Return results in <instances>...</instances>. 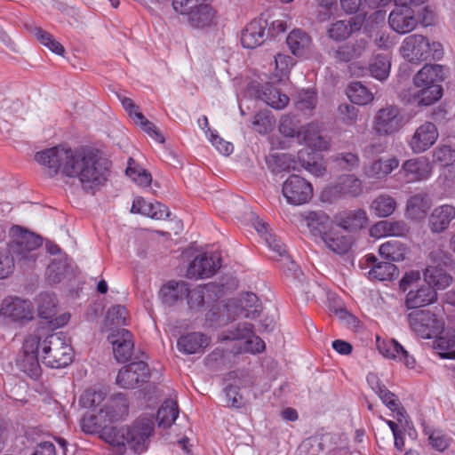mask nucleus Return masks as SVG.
<instances>
[{
    "label": "nucleus",
    "instance_id": "nucleus-48",
    "mask_svg": "<svg viewBox=\"0 0 455 455\" xmlns=\"http://www.w3.org/2000/svg\"><path fill=\"white\" fill-rule=\"evenodd\" d=\"M242 311L246 318L254 319L259 316L261 305L255 293L246 292L242 295L240 299Z\"/></svg>",
    "mask_w": 455,
    "mask_h": 455
},
{
    "label": "nucleus",
    "instance_id": "nucleus-30",
    "mask_svg": "<svg viewBox=\"0 0 455 455\" xmlns=\"http://www.w3.org/2000/svg\"><path fill=\"white\" fill-rule=\"evenodd\" d=\"M131 212L132 213H140L154 220H163L169 216L168 208L159 203H150L142 197H136L132 205Z\"/></svg>",
    "mask_w": 455,
    "mask_h": 455
},
{
    "label": "nucleus",
    "instance_id": "nucleus-10",
    "mask_svg": "<svg viewBox=\"0 0 455 455\" xmlns=\"http://www.w3.org/2000/svg\"><path fill=\"white\" fill-rule=\"evenodd\" d=\"M412 331L424 339L437 336L444 327V321L430 310H416L407 315Z\"/></svg>",
    "mask_w": 455,
    "mask_h": 455
},
{
    "label": "nucleus",
    "instance_id": "nucleus-2",
    "mask_svg": "<svg viewBox=\"0 0 455 455\" xmlns=\"http://www.w3.org/2000/svg\"><path fill=\"white\" fill-rule=\"evenodd\" d=\"M155 421L151 416L139 417L132 427H108L101 433L102 438L110 445L117 447L123 453L126 444L138 453L148 447L149 437L153 435Z\"/></svg>",
    "mask_w": 455,
    "mask_h": 455
},
{
    "label": "nucleus",
    "instance_id": "nucleus-14",
    "mask_svg": "<svg viewBox=\"0 0 455 455\" xmlns=\"http://www.w3.org/2000/svg\"><path fill=\"white\" fill-rule=\"evenodd\" d=\"M150 377L145 362H134L124 366L116 376V384L122 388H136L147 382Z\"/></svg>",
    "mask_w": 455,
    "mask_h": 455
},
{
    "label": "nucleus",
    "instance_id": "nucleus-35",
    "mask_svg": "<svg viewBox=\"0 0 455 455\" xmlns=\"http://www.w3.org/2000/svg\"><path fill=\"white\" fill-rule=\"evenodd\" d=\"M311 43L309 35L300 28L292 29L286 38L290 51L297 57L305 56L309 52Z\"/></svg>",
    "mask_w": 455,
    "mask_h": 455
},
{
    "label": "nucleus",
    "instance_id": "nucleus-62",
    "mask_svg": "<svg viewBox=\"0 0 455 455\" xmlns=\"http://www.w3.org/2000/svg\"><path fill=\"white\" fill-rule=\"evenodd\" d=\"M38 315L40 318L47 320L51 324V320L56 315L55 304L53 299L46 296L44 302L38 306Z\"/></svg>",
    "mask_w": 455,
    "mask_h": 455
},
{
    "label": "nucleus",
    "instance_id": "nucleus-28",
    "mask_svg": "<svg viewBox=\"0 0 455 455\" xmlns=\"http://www.w3.org/2000/svg\"><path fill=\"white\" fill-rule=\"evenodd\" d=\"M212 1L201 4L187 15L188 21L193 28H204L216 23V12L211 5Z\"/></svg>",
    "mask_w": 455,
    "mask_h": 455
},
{
    "label": "nucleus",
    "instance_id": "nucleus-17",
    "mask_svg": "<svg viewBox=\"0 0 455 455\" xmlns=\"http://www.w3.org/2000/svg\"><path fill=\"white\" fill-rule=\"evenodd\" d=\"M221 266L218 254L204 253L196 256L189 264L188 276L190 278H208L213 275Z\"/></svg>",
    "mask_w": 455,
    "mask_h": 455
},
{
    "label": "nucleus",
    "instance_id": "nucleus-9",
    "mask_svg": "<svg viewBox=\"0 0 455 455\" xmlns=\"http://www.w3.org/2000/svg\"><path fill=\"white\" fill-rule=\"evenodd\" d=\"M405 125L401 108L396 105H386L378 109L373 116L371 129L379 138L391 137Z\"/></svg>",
    "mask_w": 455,
    "mask_h": 455
},
{
    "label": "nucleus",
    "instance_id": "nucleus-45",
    "mask_svg": "<svg viewBox=\"0 0 455 455\" xmlns=\"http://www.w3.org/2000/svg\"><path fill=\"white\" fill-rule=\"evenodd\" d=\"M260 99L273 108H284L289 103V97L275 87L267 84L263 87Z\"/></svg>",
    "mask_w": 455,
    "mask_h": 455
},
{
    "label": "nucleus",
    "instance_id": "nucleus-22",
    "mask_svg": "<svg viewBox=\"0 0 455 455\" xmlns=\"http://www.w3.org/2000/svg\"><path fill=\"white\" fill-rule=\"evenodd\" d=\"M113 346V353L119 363L129 361L133 354L134 342L131 331L121 329L116 334L112 333L108 337Z\"/></svg>",
    "mask_w": 455,
    "mask_h": 455
},
{
    "label": "nucleus",
    "instance_id": "nucleus-19",
    "mask_svg": "<svg viewBox=\"0 0 455 455\" xmlns=\"http://www.w3.org/2000/svg\"><path fill=\"white\" fill-rule=\"evenodd\" d=\"M223 339H246L242 351L251 354L261 353L265 350V342L253 334V325L250 323H239L231 335L223 337Z\"/></svg>",
    "mask_w": 455,
    "mask_h": 455
},
{
    "label": "nucleus",
    "instance_id": "nucleus-26",
    "mask_svg": "<svg viewBox=\"0 0 455 455\" xmlns=\"http://www.w3.org/2000/svg\"><path fill=\"white\" fill-rule=\"evenodd\" d=\"M367 267H371L368 272L371 279L379 281H389L397 275V267L392 262H379L373 254L364 257Z\"/></svg>",
    "mask_w": 455,
    "mask_h": 455
},
{
    "label": "nucleus",
    "instance_id": "nucleus-47",
    "mask_svg": "<svg viewBox=\"0 0 455 455\" xmlns=\"http://www.w3.org/2000/svg\"><path fill=\"white\" fill-rule=\"evenodd\" d=\"M275 118L268 110L259 111L253 117L251 127L259 134H267L274 129Z\"/></svg>",
    "mask_w": 455,
    "mask_h": 455
},
{
    "label": "nucleus",
    "instance_id": "nucleus-7",
    "mask_svg": "<svg viewBox=\"0 0 455 455\" xmlns=\"http://www.w3.org/2000/svg\"><path fill=\"white\" fill-rule=\"evenodd\" d=\"M128 411L125 401L113 399L103 405L98 414H85L81 420V428L84 433L93 434L101 431L108 423L118 420Z\"/></svg>",
    "mask_w": 455,
    "mask_h": 455
},
{
    "label": "nucleus",
    "instance_id": "nucleus-56",
    "mask_svg": "<svg viewBox=\"0 0 455 455\" xmlns=\"http://www.w3.org/2000/svg\"><path fill=\"white\" fill-rule=\"evenodd\" d=\"M434 347L441 351H448L455 347V330L443 329L441 332L435 336Z\"/></svg>",
    "mask_w": 455,
    "mask_h": 455
},
{
    "label": "nucleus",
    "instance_id": "nucleus-55",
    "mask_svg": "<svg viewBox=\"0 0 455 455\" xmlns=\"http://www.w3.org/2000/svg\"><path fill=\"white\" fill-rule=\"evenodd\" d=\"M106 393L99 390L87 389L80 396V404L88 409H95L105 400Z\"/></svg>",
    "mask_w": 455,
    "mask_h": 455
},
{
    "label": "nucleus",
    "instance_id": "nucleus-33",
    "mask_svg": "<svg viewBox=\"0 0 455 455\" xmlns=\"http://www.w3.org/2000/svg\"><path fill=\"white\" fill-rule=\"evenodd\" d=\"M455 219V207L451 204H443L435 208L429 217V227L432 232L441 233L448 228L450 223Z\"/></svg>",
    "mask_w": 455,
    "mask_h": 455
},
{
    "label": "nucleus",
    "instance_id": "nucleus-24",
    "mask_svg": "<svg viewBox=\"0 0 455 455\" xmlns=\"http://www.w3.org/2000/svg\"><path fill=\"white\" fill-rule=\"evenodd\" d=\"M437 299V293L429 283H424L406 295L404 305L407 309H416L433 304Z\"/></svg>",
    "mask_w": 455,
    "mask_h": 455
},
{
    "label": "nucleus",
    "instance_id": "nucleus-8",
    "mask_svg": "<svg viewBox=\"0 0 455 455\" xmlns=\"http://www.w3.org/2000/svg\"><path fill=\"white\" fill-rule=\"evenodd\" d=\"M394 8L388 15V24L392 30L403 35L414 30L418 25L417 7L426 0H393Z\"/></svg>",
    "mask_w": 455,
    "mask_h": 455
},
{
    "label": "nucleus",
    "instance_id": "nucleus-42",
    "mask_svg": "<svg viewBox=\"0 0 455 455\" xmlns=\"http://www.w3.org/2000/svg\"><path fill=\"white\" fill-rule=\"evenodd\" d=\"M391 61L387 54H376L370 62L368 70L372 77L379 81L386 80L390 73Z\"/></svg>",
    "mask_w": 455,
    "mask_h": 455
},
{
    "label": "nucleus",
    "instance_id": "nucleus-46",
    "mask_svg": "<svg viewBox=\"0 0 455 455\" xmlns=\"http://www.w3.org/2000/svg\"><path fill=\"white\" fill-rule=\"evenodd\" d=\"M267 21V36L276 37L281 34L286 32L290 26L291 18L287 14H281L278 17L272 16L268 13H264Z\"/></svg>",
    "mask_w": 455,
    "mask_h": 455
},
{
    "label": "nucleus",
    "instance_id": "nucleus-12",
    "mask_svg": "<svg viewBox=\"0 0 455 455\" xmlns=\"http://www.w3.org/2000/svg\"><path fill=\"white\" fill-rule=\"evenodd\" d=\"M282 193L288 204L301 205L313 197V186L306 179L292 174L283 182Z\"/></svg>",
    "mask_w": 455,
    "mask_h": 455
},
{
    "label": "nucleus",
    "instance_id": "nucleus-40",
    "mask_svg": "<svg viewBox=\"0 0 455 455\" xmlns=\"http://www.w3.org/2000/svg\"><path fill=\"white\" fill-rule=\"evenodd\" d=\"M366 222V212L362 209L346 212L338 219V226L342 229L349 231L363 228Z\"/></svg>",
    "mask_w": 455,
    "mask_h": 455
},
{
    "label": "nucleus",
    "instance_id": "nucleus-44",
    "mask_svg": "<svg viewBox=\"0 0 455 455\" xmlns=\"http://www.w3.org/2000/svg\"><path fill=\"white\" fill-rule=\"evenodd\" d=\"M347 95L351 102L364 106L370 104L374 100L373 93L362 83H351L347 89Z\"/></svg>",
    "mask_w": 455,
    "mask_h": 455
},
{
    "label": "nucleus",
    "instance_id": "nucleus-53",
    "mask_svg": "<svg viewBox=\"0 0 455 455\" xmlns=\"http://www.w3.org/2000/svg\"><path fill=\"white\" fill-rule=\"evenodd\" d=\"M333 161L337 165L345 171H353L359 167L360 157L358 154L353 152H343L333 156Z\"/></svg>",
    "mask_w": 455,
    "mask_h": 455
},
{
    "label": "nucleus",
    "instance_id": "nucleus-64",
    "mask_svg": "<svg viewBox=\"0 0 455 455\" xmlns=\"http://www.w3.org/2000/svg\"><path fill=\"white\" fill-rule=\"evenodd\" d=\"M275 68L279 76L286 75L294 65L293 58L287 54L277 53L275 57Z\"/></svg>",
    "mask_w": 455,
    "mask_h": 455
},
{
    "label": "nucleus",
    "instance_id": "nucleus-27",
    "mask_svg": "<svg viewBox=\"0 0 455 455\" xmlns=\"http://www.w3.org/2000/svg\"><path fill=\"white\" fill-rule=\"evenodd\" d=\"M211 339L201 332H190L182 335L177 341L180 352L186 355L202 353L210 344Z\"/></svg>",
    "mask_w": 455,
    "mask_h": 455
},
{
    "label": "nucleus",
    "instance_id": "nucleus-59",
    "mask_svg": "<svg viewBox=\"0 0 455 455\" xmlns=\"http://www.w3.org/2000/svg\"><path fill=\"white\" fill-rule=\"evenodd\" d=\"M129 160V165L126 169V174L131 177L138 185L141 187H148L151 184L152 177L151 174L144 169L133 168L131 166Z\"/></svg>",
    "mask_w": 455,
    "mask_h": 455
},
{
    "label": "nucleus",
    "instance_id": "nucleus-25",
    "mask_svg": "<svg viewBox=\"0 0 455 455\" xmlns=\"http://www.w3.org/2000/svg\"><path fill=\"white\" fill-rule=\"evenodd\" d=\"M377 346L379 353L385 357L403 362L407 367H414L415 359L396 340H379L378 338Z\"/></svg>",
    "mask_w": 455,
    "mask_h": 455
},
{
    "label": "nucleus",
    "instance_id": "nucleus-1",
    "mask_svg": "<svg viewBox=\"0 0 455 455\" xmlns=\"http://www.w3.org/2000/svg\"><path fill=\"white\" fill-rule=\"evenodd\" d=\"M35 160L44 166L51 177L61 173L77 178L84 189H92L106 180V170L97 154L87 148H71L59 145L39 151Z\"/></svg>",
    "mask_w": 455,
    "mask_h": 455
},
{
    "label": "nucleus",
    "instance_id": "nucleus-31",
    "mask_svg": "<svg viewBox=\"0 0 455 455\" xmlns=\"http://www.w3.org/2000/svg\"><path fill=\"white\" fill-rule=\"evenodd\" d=\"M330 191L338 196H357L363 192V182L352 174L340 175L330 187Z\"/></svg>",
    "mask_w": 455,
    "mask_h": 455
},
{
    "label": "nucleus",
    "instance_id": "nucleus-61",
    "mask_svg": "<svg viewBox=\"0 0 455 455\" xmlns=\"http://www.w3.org/2000/svg\"><path fill=\"white\" fill-rule=\"evenodd\" d=\"M40 347L42 348L41 337L38 334H30L24 340L23 355H34L38 356Z\"/></svg>",
    "mask_w": 455,
    "mask_h": 455
},
{
    "label": "nucleus",
    "instance_id": "nucleus-41",
    "mask_svg": "<svg viewBox=\"0 0 455 455\" xmlns=\"http://www.w3.org/2000/svg\"><path fill=\"white\" fill-rule=\"evenodd\" d=\"M179 416V405L174 400H165L157 411L156 420L159 427H170Z\"/></svg>",
    "mask_w": 455,
    "mask_h": 455
},
{
    "label": "nucleus",
    "instance_id": "nucleus-60",
    "mask_svg": "<svg viewBox=\"0 0 455 455\" xmlns=\"http://www.w3.org/2000/svg\"><path fill=\"white\" fill-rule=\"evenodd\" d=\"M128 312L125 307L116 305L111 307L107 315V318L115 325H126L127 324Z\"/></svg>",
    "mask_w": 455,
    "mask_h": 455
},
{
    "label": "nucleus",
    "instance_id": "nucleus-29",
    "mask_svg": "<svg viewBox=\"0 0 455 455\" xmlns=\"http://www.w3.org/2000/svg\"><path fill=\"white\" fill-rule=\"evenodd\" d=\"M444 80L443 67L438 64L425 65L414 76V86H441Z\"/></svg>",
    "mask_w": 455,
    "mask_h": 455
},
{
    "label": "nucleus",
    "instance_id": "nucleus-34",
    "mask_svg": "<svg viewBox=\"0 0 455 455\" xmlns=\"http://www.w3.org/2000/svg\"><path fill=\"white\" fill-rule=\"evenodd\" d=\"M305 220L310 233L321 239L334 228L330 217L323 212H310Z\"/></svg>",
    "mask_w": 455,
    "mask_h": 455
},
{
    "label": "nucleus",
    "instance_id": "nucleus-13",
    "mask_svg": "<svg viewBox=\"0 0 455 455\" xmlns=\"http://www.w3.org/2000/svg\"><path fill=\"white\" fill-rule=\"evenodd\" d=\"M433 172L432 164L426 156L404 161L398 174L406 183H417L428 180Z\"/></svg>",
    "mask_w": 455,
    "mask_h": 455
},
{
    "label": "nucleus",
    "instance_id": "nucleus-16",
    "mask_svg": "<svg viewBox=\"0 0 455 455\" xmlns=\"http://www.w3.org/2000/svg\"><path fill=\"white\" fill-rule=\"evenodd\" d=\"M438 137L436 125L432 122H425L415 130L408 144L413 153L420 154L429 149Z\"/></svg>",
    "mask_w": 455,
    "mask_h": 455
},
{
    "label": "nucleus",
    "instance_id": "nucleus-32",
    "mask_svg": "<svg viewBox=\"0 0 455 455\" xmlns=\"http://www.w3.org/2000/svg\"><path fill=\"white\" fill-rule=\"evenodd\" d=\"M362 25V20L357 17L347 20H338L330 26L328 35L335 41H343L347 39L353 33L359 31Z\"/></svg>",
    "mask_w": 455,
    "mask_h": 455
},
{
    "label": "nucleus",
    "instance_id": "nucleus-23",
    "mask_svg": "<svg viewBox=\"0 0 455 455\" xmlns=\"http://www.w3.org/2000/svg\"><path fill=\"white\" fill-rule=\"evenodd\" d=\"M220 291V287L213 283L199 285L191 290L188 287V305L191 310H199L206 301L216 299Z\"/></svg>",
    "mask_w": 455,
    "mask_h": 455
},
{
    "label": "nucleus",
    "instance_id": "nucleus-49",
    "mask_svg": "<svg viewBox=\"0 0 455 455\" xmlns=\"http://www.w3.org/2000/svg\"><path fill=\"white\" fill-rule=\"evenodd\" d=\"M18 365L20 369L31 379H36L41 376L42 369L38 356L34 355H22Z\"/></svg>",
    "mask_w": 455,
    "mask_h": 455
},
{
    "label": "nucleus",
    "instance_id": "nucleus-52",
    "mask_svg": "<svg viewBox=\"0 0 455 455\" xmlns=\"http://www.w3.org/2000/svg\"><path fill=\"white\" fill-rule=\"evenodd\" d=\"M317 104V95L313 90H306L299 92L296 108L303 113L311 112Z\"/></svg>",
    "mask_w": 455,
    "mask_h": 455
},
{
    "label": "nucleus",
    "instance_id": "nucleus-6",
    "mask_svg": "<svg viewBox=\"0 0 455 455\" xmlns=\"http://www.w3.org/2000/svg\"><path fill=\"white\" fill-rule=\"evenodd\" d=\"M12 237L7 244L16 257L18 263L29 264L36 261V251L42 245V238L20 226H14L10 230Z\"/></svg>",
    "mask_w": 455,
    "mask_h": 455
},
{
    "label": "nucleus",
    "instance_id": "nucleus-15",
    "mask_svg": "<svg viewBox=\"0 0 455 455\" xmlns=\"http://www.w3.org/2000/svg\"><path fill=\"white\" fill-rule=\"evenodd\" d=\"M267 21L265 14L253 19L243 28L241 33V44L243 48L255 49L262 45L268 38Z\"/></svg>",
    "mask_w": 455,
    "mask_h": 455
},
{
    "label": "nucleus",
    "instance_id": "nucleus-3",
    "mask_svg": "<svg viewBox=\"0 0 455 455\" xmlns=\"http://www.w3.org/2000/svg\"><path fill=\"white\" fill-rule=\"evenodd\" d=\"M297 140L308 148L298 152L301 166L315 177L323 176L326 172L325 161L315 151H327L330 148V141L320 135L319 125L310 123L301 126Z\"/></svg>",
    "mask_w": 455,
    "mask_h": 455
},
{
    "label": "nucleus",
    "instance_id": "nucleus-5",
    "mask_svg": "<svg viewBox=\"0 0 455 455\" xmlns=\"http://www.w3.org/2000/svg\"><path fill=\"white\" fill-rule=\"evenodd\" d=\"M400 53L407 61L419 64L428 59H439L443 47L438 42L430 43L426 36L413 34L403 39Z\"/></svg>",
    "mask_w": 455,
    "mask_h": 455
},
{
    "label": "nucleus",
    "instance_id": "nucleus-54",
    "mask_svg": "<svg viewBox=\"0 0 455 455\" xmlns=\"http://www.w3.org/2000/svg\"><path fill=\"white\" fill-rule=\"evenodd\" d=\"M34 34L37 40L52 52L62 55L65 52L63 45L56 41L50 33L40 28H36Z\"/></svg>",
    "mask_w": 455,
    "mask_h": 455
},
{
    "label": "nucleus",
    "instance_id": "nucleus-51",
    "mask_svg": "<svg viewBox=\"0 0 455 455\" xmlns=\"http://www.w3.org/2000/svg\"><path fill=\"white\" fill-rule=\"evenodd\" d=\"M16 257L8 246L0 248V279L8 277L14 269Z\"/></svg>",
    "mask_w": 455,
    "mask_h": 455
},
{
    "label": "nucleus",
    "instance_id": "nucleus-58",
    "mask_svg": "<svg viewBox=\"0 0 455 455\" xmlns=\"http://www.w3.org/2000/svg\"><path fill=\"white\" fill-rule=\"evenodd\" d=\"M427 198L426 194L414 195L408 200L407 211L413 215H418L419 212L424 214L428 208Z\"/></svg>",
    "mask_w": 455,
    "mask_h": 455
},
{
    "label": "nucleus",
    "instance_id": "nucleus-21",
    "mask_svg": "<svg viewBox=\"0 0 455 455\" xmlns=\"http://www.w3.org/2000/svg\"><path fill=\"white\" fill-rule=\"evenodd\" d=\"M399 164L398 158L394 156L378 157L363 165V173L368 179L383 180L397 169Z\"/></svg>",
    "mask_w": 455,
    "mask_h": 455
},
{
    "label": "nucleus",
    "instance_id": "nucleus-63",
    "mask_svg": "<svg viewBox=\"0 0 455 455\" xmlns=\"http://www.w3.org/2000/svg\"><path fill=\"white\" fill-rule=\"evenodd\" d=\"M416 16L419 23L423 27H429L435 24V12L429 6L419 5L417 7Z\"/></svg>",
    "mask_w": 455,
    "mask_h": 455
},
{
    "label": "nucleus",
    "instance_id": "nucleus-20",
    "mask_svg": "<svg viewBox=\"0 0 455 455\" xmlns=\"http://www.w3.org/2000/svg\"><path fill=\"white\" fill-rule=\"evenodd\" d=\"M119 99L123 108L137 125H140L141 129L156 141L160 143L164 142V136L158 132L156 125L144 116L140 111L139 106H137L131 98L124 96L119 97Z\"/></svg>",
    "mask_w": 455,
    "mask_h": 455
},
{
    "label": "nucleus",
    "instance_id": "nucleus-50",
    "mask_svg": "<svg viewBox=\"0 0 455 455\" xmlns=\"http://www.w3.org/2000/svg\"><path fill=\"white\" fill-rule=\"evenodd\" d=\"M299 121L295 117L284 115L280 118L279 121V132L280 133L287 138H296L300 132Z\"/></svg>",
    "mask_w": 455,
    "mask_h": 455
},
{
    "label": "nucleus",
    "instance_id": "nucleus-57",
    "mask_svg": "<svg viewBox=\"0 0 455 455\" xmlns=\"http://www.w3.org/2000/svg\"><path fill=\"white\" fill-rule=\"evenodd\" d=\"M455 161V150L450 146L441 145L433 152V162L449 165Z\"/></svg>",
    "mask_w": 455,
    "mask_h": 455
},
{
    "label": "nucleus",
    "instance_id": "nucleus-39",
    "mask_svg": "<svg viewBox=\"0 0 455 455\" xmlns=\"http://www.w3.org/2000/svg\"><path fill=\"white\" fill-rule=\"evenodd\" d=\"M188 283L185 282L170 281L164 284L160 291L163 302L167 305H173L187 296Z\"/></svg>",
    "mask_w": 455,
    "mask_h": 455
},
{
    "label": "nucleus",
    "instance_id": "nucleus-18",
    "mask_svg": "<svg viewBox=\"0 0 455 455\" xmlns=\"http://www.w3.org/2000/svg\"><path fill=\"white\" fill-rule=\"evenodd\" d=\"M367 381L371 386V388L381 399L383 403L394 413L396 420L402 423L406 420L407 413L404 408L401 405L400 401L396 398L395 395L391 393L384 385L379 383L378 377L375 374H369Z\"/></svg>",
    "mask_w": 455,
    "mask_h": 455
},
{
    "label": "nucleus",
    "instance_id": "nucleus-4",
    "mask_svg": "<svg viewBox=\"0 0 455 455\" xmlns=\"http://www.w3.org/2000/svg\"><path fill=\"white\" fill-rule=\"evenodd\" d=\"M73 355L69 339L62 331L49 334L42 341V360L51 368L68 366L73 361Z\"/></svg>",
    "mask_w": 455,
    "mask_h": 455
},
{
    "label": "nucleus",
    "instance_id": "nucleus-43",
    "mask_svg": "<svg viewBox=\"0 0 455 455\" xmlns=\"http://www.w3.org/2000/svg\"><path fill=\"white\" fill-rule=\"evenodd\" d=\"M397 206L395 199L387 194L378 196L371 204V211L379 218H387L394 213Z\"/></svg>",
    "mask_w": 455,
    "mask_h": 455
},
{
    "label": "nucleus",
    "instance_id": "nucleus-37",
    "mask_svg": "<svg viewBox=\"0 0 455 455\" xmlns=\"http://www.w3.org/2000/svg\"><path fill=\"white\" fill-rule=\"evenodd\" d=\"M322 241L328 249L337 254H345L350 250L353 244V237L351 235H344L335 228L325 235Z\"/></svg>",
    "mask_w": 455,
    "mask_h": 455
},
{
    "label": "nucleus",
    "instance_id": "nucleus-11",
    "mask_svg": "<svg viewBox=\"0 0 455 455\" xmlns=\"http://www.w3.org/2000/svg\"><path fill=\"white\" fill-rule=\"evenodd\" d=\"M0 316L11 323H24L34 318V307L28 299L10 295L1 301Z\"/></svg>",
    "mask_w": 455,
    "mask_h": 455
},
{
    "label": "nucleus",
    "instance_id": "nucleus-36",
    "mask_svg": "<svg viewBox=\"0 0 455 455\" xmlns=\"http://www.w3.org/2000/svg\"><path fill=\"white\" fill-rule=\"evenodd\" d=\"M409 101L417 106H430L441 99L443 95L442 86H414Z\"/></svg>",
    "mask_w": 455,
    "mask_h": 455
},
{
    "label": "nucleus",
    "instance_id": "nucleus-38",
    "mask_svg": "<svg viewBox=\"0 0 455 455\" xmlns=\"http://www.w3.org/2000/svg\"><path fill=\"white\" fill-rule=\"evenodd\" d=\"M408 251L407 245L397 240L385 242L379 248L380 256L390 262L404 260Z\"/></svg>",
    "mask_w": 455,
    "mask_h": 455
}]
</instances>
